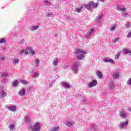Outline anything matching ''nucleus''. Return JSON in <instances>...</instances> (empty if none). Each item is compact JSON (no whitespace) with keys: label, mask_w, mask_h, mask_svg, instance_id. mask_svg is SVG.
I'll use <instances>...</instances> for the list:
<instances>
[{"label":"nucleus","mask_w":131,"mask_h":131,"mask_svg":"<svg viewBox=\"0 0 131 131\" xmlns=\"http://www.w3.org/2000/svg\"><path fill=\"white\" fill-rule=\"evenodd\" d=\"M99 1V2H101V3H104L105 2V0H97Z\"/></svg>","instance_id":"50"},{"label":"nucleus","mask_w":131,"mask_h":131,"mask_svg":"<svg viewBox=\"0 0 131 131\" xmlns=\"http://www.w3.org/2000/svg\"><path fill=\"white\" fill-rule=\"evenodd\" d=\"M35 64L36 67H38L39 65V59H38V58H36L35 60Z\"/></svg>","instance_id":"30"},{"label":"nucleus","mask_w":131,"mask_h":131,"mask_svg":"<svg viewBox=\"0 0 131 131\" xmlns=\"http://www.w3.org/2000/svg\"><path fill=\"white\" fill-rule=\"evenodd\" d=\"M120 115L122 118H125V117H126V113L124 111H122L120 112Z\"/></svg>","instance_id":"19"},{"label":"nucleus","mask_w":131,"mask_h":131,"mask_svg":"<svg viewBox=\"0 0 131 131\" xmlns=\"http://www.w3.org/2000/svg\"><path fill=\"white\" fill-rule=\"evenodd\" d=\"M25 41V40L24 39H21L20 41V42H21V43H24V42Z\"/></svg>","instance_id":"47"},{"label":"nucleus","mask_w":131,"mask_h":131,"mask_svg":"<svg viewBox=\"0 0 131 131\" xmlns=\"http://www.w3.org/2000/svg\"><path fill=\"white\" fill-rule=\"evenodd\" d=\"M39 75V74L37 72H36V73H34V74L33 75V77L34 78H36L38 77Z\"/></svg>","instance_id":"34"},{"label":"nucleus","mask_w":131,"mask_h":131,"mask_svg":"<svg viewBox=\"0 0 131 131\" xmlns=\"http://www.w3.org/2000/svg\"><path fill=\"white\" fill-rule=\"evenodd\" d=\"M96 75H97L99 78L101 79L103 77V75H102V73L101 72L97 71H96Z\"/></svg>","instance_id":"25"},{"label":"nucleus","mask_w":131,"mask_h":131,"mask_svg":"<svg viewBox=\"0 0 131 131\" xmlns=\"http://www.w3.org/2000/svg\"><path fill=\"white\" fill-rule=\"evenodd\" d=\"M94 32H95V30L93 29H90L88 32L84 34V37H90L91 35H93L94 34Z\"/></svg>","instance_id":"6"},{"label":"nucleus","mask_w":131,"mask_h":131,"mask_svg":"<svg viewBox=\"0 0 131 131\" xmlns=\"http://www.w3.org/2000/svg\"><path fill=\"white\" fill-rule=\"evenodd\" d=\"M125 27H126V28H130V24L129 23H127L125 24Z\"/></svg>","instance_id":"39"},{"label":"nucleus","mask_w":131,"mask_h":131,"mask_svg":"<svg viewBox=\"0 0 131 131\" xmlns=\"http://www.w3.org/2000/svg\"><path fill=\"white\" fill-rule=\"evenodd\" d=\"M33 88L32 87H29L28 89H27V91L28 92H31V91H32Z\"/></svg>","instance_id":"42"},{"label":"nucleus","mask_w":131,"mask_h":131,"mask_svg":"<svg viewBox=\"0 0 131 131\" xmlns=\"http://www.w3.org/2000/svg\"><path fill=\"white\" fill-rule=\"evenodd\" d=\"M118 11H120V12H124L126 10V8H118Z\"/></svg>","instance_id":"35"},{"label":"nucleus","mask_w":131,"mask_h":131,"mask_svg":"<svg viewBox=\"0 0 131 131\" xmlns=\"http://www.w3.org/2000/svg\"><path fill=\"white\" fill-rule=\"evenodd\" d=\"M128 124V123L127 122V121L121 122V123H120V128H124V127H126V126H127Z\"/></svg>","instance_id":"12"},{"label":"nucleus","mask_w":131,"mask_h":131,"mask_svg":"<svg viewBox=\"0 0 131 131\" xmlns=\"http://www.w3.org/2000/svg\"><path fill=\"white\" fill-rule=\"evenodd\" d=\"M128 111H131V108H128Z\"/></svg>","instance_id":"51"},{"label":"nucleus","mask_w":131,"mask_h":131,"mask_svg":"<svg viewBox=\"0 0 131 131\" xmlns=\"http://www.w3.org/2000/svg\"><path fill=\"white\" fill-rule=\"evenodd\" d=\"M19 82L20 83H21V84H27L28 83V81L23 79L20 80Z\"/></svg>","instance_id":"31"},{"label":"nucleus","mask_w":131,"mask_h":131,"mask_svg":"<svg viewBox=\"0 0 131 131\" xmlns=\"http://www.w3.org/2000/svg\"><path fill=\"white\" fill-rule=\"evenodd\" d=\"M64 124H66L69 127H71L73 124H74V122L70 121H66Z\"/></svg>","instance_id":"11"},{"label":"nucleus","mask_w":131,"mask_h":131,"mask_svg":"<svg viewBox=\"0 0 131 131\" xmlns=\"http://www.w3.org/2000/svg\"><path fill=\"white\" fill-rule=\"evenodd\" d=\"M119 40V38H116L114 40V42H117Z\"/></svg>","instance_id":"45"},{"label":"nucleus","mask_w":131,"mask_h":131,"mask_svg":"<svg viewBox=\"0 0 131 131\" xmlns=\"http://www.w3.org/2000/svg\"><path fill=\"white\" fill-rule=\"evenodd\" d=\"M64 69H67L68 68H69V66L66 64L64 66Z\"/></svg>","instance_id":"46"},{"label":"nucleus","mask_w":131,"mask_h":131,"mask_svg":"<svg viewBox=\"0 0 131 131\" xmlns=\"http://www.w3.org/2000/svg\"><path fill=\"white\" fill-rule=\"evenodd\" d=\"M39 28V26L38 25L32 26L30 28V30L31 31H35V30H37Z\"/></svg>","instance_id":"15"},{"label":"nucleus","mask_w":131,"mask_h":131,"mask_svg":"<svg viewBox=\"0 0 131 131\" xmlns=\"http://www.w3.org/2000/svg\"><path fill=\"white\" fill-rule=\"evenodd\" d=\"M127 37L128 38H129V37H131V31H129V32H128V33L127 35Z\"/></svg>","instance_id":"41"},{"label":"nucleus","mask_w":131,"mask_h":131,"mask_svg":"<svg viewBox=\"0 0 131 131\" xmlns=\"http://www.w3.org/2000/svg\"><path fill=\"white\" fill-rule=\"evenodd\" d=\"M23 54H25V55H27L28 54V50H27V47L26 49H21L19 51V55H23Z\"/></svg>","instance_id":"10"},{"label":"nucleus","mask_w":131,"mask_h":131,"mask_svg":"<svg viewBox=\"0 0 131 131\" xmlns=\"http://www.w3.org/2000/svg\"><path fill=\"white\" fill-rule=\"evenodd\" d=\"M59 58H55L54 59L53 61V64L54 66H57L58 65V63H59Z\"/></svg>","instance_id":"18"},{"label":"nucleus","mask_w":131,"mask_h":131,"mask_svg":"<svg viewBox=\"0 0 131 131\" xmlns=\"http://www.w3.org/2000/svg\"><path fill=\"white\" fill-rule=\"evenodd\" d=\"M122 52L124 53V54H131V51L126 49H123L122 50Z\"/></svg>","instance_id":"24"},{"label":"nucleus","mask_w":131,"mask_h":131,"mask_svg":"<svg viewBox=\"0 0 131 131\" xmlns=\"http://www.w3.org/2000/svg\"><path fill=\"white\" fill-rule=\"evenodd\" d=\"M78 66H79V62H74L72 66L71 69L72 71L74 73H77V71H78Z\"/></svg>","instance_id":"4"},{"label":"nucleus","mask_w":131,"mask_h":131,"mask_svg":"<svg viewBox=\"0 0 131 131\" xmlns=\"http://www.w3.org/2000/svg\"><path fill=\"white\" fill-rule=\"evenodd\" d=\"M98 5H99V3L98 2L94 3V2H91L85 5V8L89 11H92L93 9H96L98 7Z\"/></svg>","instance_id":"3"},{"label":"nucleus","mask_w":131,"mask_h":131,"mask_svg":"<svg viewBox=\"0 0 131 131\" xmlns=\"http://www.w3.org/2000/svg\"><path fill=\"white\" fill-rule=\"evenodd\" d=\"M40 123L36 122L33 126H29V129L31 131H40Z\"/></svg>","instance_id":"2"},{"label":"nucleus","mask_w":131,"mask_h":131,"mask_svg":"<svg viewBox=\"0 0 131 131\" xmlns=\"http://www.w3.org/2000/svg\"><path fill=\"white\" fill-rule=\"evenodd\" d=\"M104 62L105 63H111V64H114V60L111 58L103 59Z\"/></svg>","instance_id":"13"},{"label":"nucleus","mask_w":131,"mask_h":131,"mask_svg":"<svg viewBox=\"0 0 131 131\" xmlns=\"http://www.w3.org/2000/svg\"><path fill=\"white\" fill-rule=\"evenodd\" d=\"M121 16H122V17H127V13L126 12H122Z\"/></svg>","instance_id":"38"},{"label":"nucleus","mask_w":131,"mask_h":131,"mask_svg":"<svg viewBox=\"0 0 131 131\" xmlns=\"http://www.w3.org/2000/svg\"><path fill=\"white\" fill-rule=\"evenodd\" d=\"M108 89L112 91H114L115 90V86L114 85V83L111 82L108 84Z\"/></svg>","instance_id":"16"},{"label":"nucleus","mask_w":131,"mask_h":131,"mask_svg":"<svg viewBox=\"0 0 131 131\" xmlns=\"http://www.w3.org/2000/svg\"><path fill=\"white\" fill-rule=\"evenodd\" d=\"M103 17V14H98L96 17V20L98 23L102 22V18Z\"/></svg>","instance_id":"14"},{"label":"nucleus","mask_w":131,"mask_h":131,"mask_svg":"<svg viewBox=\"0 0 131 131\" xmlns=\"http://www.w3.org/2000/svg\"><path fill=\"white\" fill-rule=\"evenodd\" d=\"M4 42H6V39L4 38L0 39V43H4Z\"/></svg>","instance_id":"37"},{"label":"nucleus","mask_w":131,"mask_h":131,"mask_svg":"<svg viewBox=\"0 0 131 131\" xmlns=\"http://www.w3.org/2000/svg\"><path fill=\"white\" fill-rule=\"evenodd\" d=\"M1 60H5V57L2 56V57H1Z\"/></svg>","instance_id":"49"},{"label":"nucleus","mask_w":131,"mask_h":131,"mask_svg":"<svg viewBox=\"0 0 131 131\" xmlns=\"http://www.w3.org/2000/svg\"><path fill=\"white\" fill-rule=\"evenodd\" d=\"M86 54V51L83 49H80L79 48H77L75 51V55L76 56L77 59L79 60H82L84 59L85 55Z\"/></svg>","instance_id":"1"},{"label":"nucleus","mask_w":131,"mask_h":131,"mask_svg":"<svg viewBox=\"0 0 131 131\" xmlns=\"http://www.w3.org/2000/svg\"><path fill=\"white\" fill-rule=\"evenodd\" d=\"M95 127H96V126H93L92 129H93L94 130H97V128H95Z\"/></svg>","instance_id":"48"},{"label":"nucleus","mask_w":131,"mask_h":131,"mask_svg":"<svg viewBox=\"0 0 131 131\" xmlns=\"http://www.w3.org/2000/svg\"><path fill=\"white\" fill-rule=\"evenodd\" d=\"M2 82H8V79L5 78L2 80Z\"/></svg>","instance_id":"44"},{"label":"nucleus","mask_w":131,"mask_h":131,"mask_svg":"<svg viewBox=\"0 0 131 131\" xmlns=\"http://www.w3.org/2000/svg\"><path fill=\"white\" fill-rule=\"evenodd\" d=\"M116 27H117V25L114 24L110 27V30L111 31H114L116 29Z\"/></svg>","instance_id":"20"},{"label":"nucleus","mask_w":131,"mask_h":131,"mask_svg":"<svg viewBox=\"0 0 131 131\" xmlns=\"http://www.w3.org/2000/svg\"><path fill=\"white\" fill-rule=\"evenodd\" d=\"M26 94V89L25 88L21 89L18 93V96H20V97H24V95Z\"/></svg>","instance_id":"7"},{"label":"nucleus","mask_w":131,"mask_h":131,"mask_svg":"<svg viewBox=\"0 0 131 131\" xmlns=\"http://www.w3.org/2000/svg\"><path fill=\"white\" fill-rule=\"evenodd\" d=\"M121 54V52H120V51H119V52H118L117 53H116V55H115V59H116V60H118V59H119V57L120 56V54Z\"/></svg>","instance_id":"28"},{"label":"nucleus","mask_w":131,"mask_h":131,"mask_svg":"<svg viewBox=\"0 0 131 131\" xmlns=\"http://www.w3.org/2000/svg\"><path fill=\"white\" fill-rule=\"evenodd\" d=\"M19 84V82L17 80H14L13 82H12V85L14 86H17V85Z\"/></svg>","instance_id":"32"},{"label":"nucleus","mask_w":131,"mask_h":131,"mask_svg":"<svg viewBox=\"0 0 131 131\" xmlns=\"http://www.w3.org/2000/svg\"><path fill=\"white\" fill-rule=\"evenodd\" d=\"M6 108L11 112H16V110H17L16 106H10L9 105H8L6 106Z\"/></svg>","instance_id":"5"},{"label":"nucleus","mask_w":131,"mask_h":131,"mask_svg":"<svg viewBox=\"0 0 131 131\" xmlns=\"http://www.w3.org/2000/svg\"><path fill=\"white\" fill-rule=\"evenodd\" d=\"M24 120V121L27 123H29V122H30V119L29 118V116H25Z\"/></svg>","instance_id":"22"},{"label":"nucleus","mask_w":131,"mask_h":131,"mask_svg":"<svg viewBox=\"0 0 131 131\" xmlns=\"http://www.w3.org/2000/svg\"><path fill=\"white\" fill-rule=\"evenodd\" d=\"M112 76L114 79H116V78H118V77L119 76V73H114Z\"/></svg>","instance_id":"27"},{"label":"nucleus","mask_w":131,"mask_h":131,"mask_svg":"<svg viewBox=\"0 0 131 131\" xmlns=\"http://www.w3.org/2000/svg\"><path fill=\"white\" fill-rule=\"evenodd\" d=\"M12 64L13 65H17V64H19V58H13L12 60Z\"/></svg>","instance_id":"17"},{"label":"nucleus","mask_w":131,"mask_h":131,"mask_svg":"<svg viewBox=\"0 0 131 131\" xmlns=\"http://www.w3.org/2000/svg\"><path fill=\"white\" fill-rule=\"evenodd\" d=\"M53 14L51 13H49L47 14V17H52V16H53Z\"/></svg>","instance_id":"43"},{"label":"nucleus","mask_w":131,"mask_h":131,"mask_svg":"<svg viewBox=\"0 0 131 131\" xmlns=\"http://www.w3.org/2000/svg\"><path fill=\"white\" fill-rule=\"evenodd\" d=\"M9 128L10 129V130H13L15 129V125L14 124L11 123L9 125Z\"/></svg>","instance_id":"29"},{"label":"nucleus","mask_w":131,"mask_h":131,"mask_svg":"<svg viewBox=\"0 0 131 131\" xmlns=\"http://www.w3.org/2000/svg\"><path fill=\"white\" fill-rule=\"evenodd\" d=\"M9 74L6 72L1 73V77H9Z\"/></svg>","instance_id":"23"},{"label":"nucleus","mask_w":131,"mask_h":131,"mask_svg":"<svg viewBox=\"0 0 131 131\" xmlns=\"http://www.w3.org/2000/svg\"><path fill=\"white\" fill-rule=\"evenodd\" d=\"M7 96V94H6V92L2 91L0 93V98L1 99H3V98H5V97Z\"/></svg>","instance_id":"26"},{"label":"nucleus","mask_w":131,"mask_h":131,"mask_svg":"<svg viewBox=\"0 0 131 131\" xmlns=\"http://www.w3.org/2000/svg\"><path fill=\"white\" fill-rule=\"evenodd\" d=\"M27 50H28V52H29V54H30V55H35V52L33 51V48L32 46H28Z\"/></svg>","instance_id":"8"},{"label":"nucleus","mask_w":131,"mask_h":131,"mask_svg":"<svg viewBox=\"0 0 131 131\" xmlns=\"http://www.w3.org/2000/svg\"><path fill=\"white\" fill-rule=\"evenodd\" d=\"M98 84V82H97V80H93L92 82H90L89 83V84L88 85V88L91 89V88H94V86H96L97 84Z\"/></svg>","instance_id":"9"},{"label":"nucleus","mask_w":131,"mask_h":131,"mask_svg":"<svg viewBox=\"0 0 131 131\" xmlns=\"http://www.w3.org/2000/svg\"><path fill=\"white\" fill-rule=\"evenodd\" d=\"M127 84L129 86H130L131 85V78H129L127 81Z\"/></svg>","instance_id":"36"},{"label":"nucleus","mask_w":131,"mask_h":131,"mask_svg":"<svg viewBox=\"0 0 131 131\" xmlns=\"http://www.w3.org/2000/svg\"><path fill=\"white\" fill-rule=\"evenodd\" d=\"M44 3L46 5H47V6H50V5H51V3L50 2H49V1H47V0H45L44 1Z\"/></svg>","instance_id":"40"},{"label":"nucleus","mask_w":131,"mask_h":131,"mask_svg":"<svg viewBox=\"0 0 131 131\" xmlns=\"http://www.w3.org/2000/svg\"><path fill=\"white\" fill-rule=\"evenodd\" d=\"M61 85H62V86H63V88H66L67 89H69V88H70V85H69V84H68V83L66 82H63L62 83Z\"/></svg>","instance_id":"21"},{"label":"nucleus","mask_w":131,"mask_h":131,"mask_svg":"<svg viewBox=\"0 0 131 131\" xmlns=\"http://www.w3.org/2000/svg\"><path fill=\"white\" fill-rule=\"evenodd\" d=\"M81 10H82V7L81 6L80 8H76L75 10V12L77 13H80L81 12Z\"/></svg>","instance_id":"33"}]
</instances>
